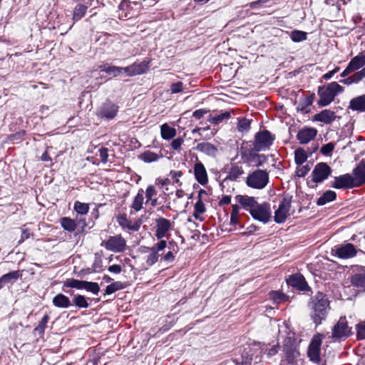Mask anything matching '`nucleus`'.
<instances>
[{"label": "nucleus", "instance_id": "1", "mask_svg": "<svg viewBox=\"0 0 365 365\" xmlns=\"http://www.w3.org/2000/svg\"><path fill=\"white\" fill-rule=\"evenodd\" d=\"M310 317L315 325L318 326L327 319L330 310L329 301L326 294L318 292L312 298L309 304Z\"/></svg>", "mask_w": 365, "mask_h": 365}, {"label": "nucleus", "instance_id": "2", "mask_svg": "<svg viewBox=\"0 0 365 365\" xmlns=\"http://www.w3.org/2000/svg\"><path fill=\"white\" fill-rule=\"evenodd\" d=\"M344 91V88L336 82H331L325 87H320L318 91L319 99L318 104L320 106L329 105L336 96Z\"/></svg>", "mask_w": 365, "mask_h": 365}, {"label": "nucleus", "instance_id": "3", "mask_svg": "<svg viewBox=\"0 0 365 365\" xmlns=\"http://www.w3.org/2000/svg\"><path fill=\"white\" fill-rule=\"evenodd\" d=\"M269 182V174L266 170H256L247 178V185L255 189H263Z\"/></svg>", "mask_w": 365, "mask_h": 365}, {"label": "nucleus", "instance_id": "4", "mask_svg": "<svg viewBox=\"0 0 365 365\" xmlns=\"http://www.w3.org/2000/svg\"><path fill=\"white\" fill-rule=\"evenodd\" d=\"M275 140V135L269 130H264L256 133L253 147L256 151L269 150Z\"/></svg>", "mask_w": 365, "mask_h": 365}, {"label": "nucleus", "instance_id": "5", "mask_svg": "<svg viewBox=\"0 0 365 365\" xmlns=\"http://www.w3.org/2000/svg\"><path fill=\"white\" fill-rule=\"evenodd\" d=\"M322 339V334H315L309 345L307 355L310 361L314 363L319 364L321 361L320 354Z\"/></svg>", "mask_w": 365, "mask_h": 365}, {"label": "nucleus", "instance_id": "6", "mask_svg": "<svg viewBox=\"0 0 365 365\" xmlns=\"http://www.w3.org/2000/svg\"><path fill=\"white\" fill-rule=\"evenodd\" d=\"M257 152L254 147L250 149L242 147V158L247 163H253L256 167L262 166L267 161V157L264 155L257 154Z\"/></svg>", "mask_w": 365, "mask_h": 365}, {"label": "nucleus", "instance_id": "7", "mask_svg": "<svg viewBox=\"0 0 365 365\" xmlns=\"http://www.w3.org/2000/svg\"><path fill=\"white\" fill-rule=\"evenodd\" d=\"M101 245L109 251L122 252L125 250L126 241L120 235H117L102 242Z\"/></svg>", "mask_w": 365, "mask_h": 365}, {"label": "nucleus", "instance_id": "8", "mask_svg": "<svg viewBox=\"0 0 365 365\" xmlns=\"http://www.w3.org/2000/svg\"><path fill=\"white\" fill-rule=\"evenodd\" d=\"M118 108V106L111 101L107 100L98 109L96 115L101 118L111 120L116 116Z\"/></svg>", "mask_w": 365, "mask_h": 365}, {"label": "nucleus", "instance_id": "9", "mask_svg": "<svg viewBox=\"0 0 365 365\" xmlns=\"http://www.w3.org/2000/svg\"><path fill=\"white\" fill-rule=\"evenodd\" d=\"M253 218L263 223H267L271 217L270 206L267 203L257 204L250 212Z\"/></svg>", "mask_w": 365, "mask_h": 365}, {"label": "nucleus", "instance_id": "10", "mask_svg": "<svg viewBox=\"0 0 365 365\" xmlns=\"http://www.w3.org/2000/svg\"><path fill=\"white\" fill-rule=\"evenodd\" d=\"M331 174V168L325 163L317 164L312 171V181L316 183L322 182Z\"/></svg>", "mask_w": 365, "mask_h": 365}, {"label": "nucleus", "instance_id": "11", "mask_svg": "<svg viewBox=\"0 0 365 365\" xmlns=\"http://www.w3.org/2000/svg\"><path fill=\"white\" fill-rule=\"evenodd\" d=\"M290 207L291 200L283 198L279 205L278 209L274 212V221L279 224L284 222L289 215Z\"/></svg>", "mask_w": 365, "mask_h": 365}, {"label": "nucleus", "instance_id": "12", "mask_svg": "<svg viewBox=\"0 0 365 365\" xmlns=\"http://www.w3.org/2000/svg\"><path fill=\"white\" fill-rule=\"evenodd\" d=\"M333 252L341 259L351 258L355 257L357 254V250L355 246L351 243L335 246L334 248L332 249V252Z\"/></svg>", "mask_w": 365, "mask_h": 365}, {"label": "nucleus", "instance_id": "13", "mask_svg": "<svg viewBox=\"0 0 365 365\" xmlns=\"http://www.w3.org/2000/svg\"><path fill=\"white\" fill-rule=\"evenodd\" d=\"M351 334V328L349 327L346 317H341L334 326L331 336L334 339L347 337Z\"/></svg>", "mask_w": 365, "mask_h": 365}, {"label": "nucleus", "instance_id": "14", "mask_svg": "<svg viewBox=\"0 0 365 365\" xmlns=\"http://www.w3.org/2000/svg\"><path fill=\"white\" fill-rule=\"evenodd\" d=\"M331 187L336 189H349L356 187L352 179V175L350 174H344L338 177H334L331 182Z\"/></svg>", "mask_w": 365, "mask_h": 365}, {"label": "nucleus", "instance_id": "15", "mask_svg": "<svg viewBox=\"0 0 365 365\" xmlns=\"http://www.w3.org/2000/svg\"><path fill=\"white\" fill-rule=\"evenodd\" d=\"M193 172L195 180L202 185L208 182V176L206 168L203 163L197 159L193 166Z\"/></svg>", "mask_w": 365, "mask_h": 365}, {"label": "nucleus", "instance_id": "16", "mask_svg": "<svg viewBox=\"0 0 365 365\" xmlns=\"http://www.w3.org/2000/svg\"><path fill=\"white\" fill-rule=\"evenodd\" d=\"M116 220L118 225L123 230H129L131 231H138L142 224V221L140 220H137L133 222H131L128 219L125 214L118 215L116 217Z\"/></svg>", "mask_w": 365, "mask_h": 365}, {"label": "nucleus", "instance_id": "17", "mask_svg": "<svg viewBox=\"0 0 365 365\" xmlns=\"http://www.w3.org/2000/svg\"><path fill=\"white\" fill-rule=\"evenodd\" d=\"M172 228L171 222L164 217H160L156 220V232L155 236L158 239H162L165 237L167 232Z\"/></svg>", "mask_w": 365, "mask_h": 365}, {"label": "nucleus", "instance_id": "18", "mask_svg": "<svg viewBox=\"0 0 365 365\" xmlns=\"http://www.w3.org/2000/svg\"><path fill=\"white\" fill-rule=\"evenodd\" d=\"M317 134V130L314 128H304L299 130L297 140L301 144H307L314 140Z\"/></svg>", "mask_w": 365, "mask_h": 365}, {"label": "nucleus", "instance_id": "19", "mask_svg": "<svg viewBox=\"0 0 365 365\" xmlns=\"http://www.w3.org/2000/svg\"><path fill=\"white\" fill-rule=\"evenodd\" d=\"M352 179L356 187H359L365 183V163L360 162L353 170Z\"/></svg>", "mask_w": 365, "mask_h": 365}, {"label": "nucleus", "instance_id": "20", "mask_svg": "<svg viewBox=\"0 0 365 365\" xmlns=\"http://www.w3.org/2000/svg\"><path fill=\"white\" fill-rule=\"evenodd\" d=\"M195 149L210 157L215 158L218 153V148L216 145L209 142L198 143Z\"/></svg>", "mask_w": 365, "mask_h": 365}, {"label": "nucleus", "instance_id": "21", "mask_svg": "<svg viewBox=\"0 0 365 365\" xmlns=\"http://www.w3.org/2000/svg\"><path fill=\"white\" fill-rule=\"evenodd\" d=\"M287 284L300 291L306 290L308 287L304 277L301 274H293L287 279Z\"/></svg>", "mask_w": 365, "mask_h": 365}, {"label": "nucleus", "instance_id": "22", "mask_svg": "<svg viewBox=\"0 0 365 365\" xmlns=\"http://www.w3.org/2000/svg\"><path fill=\"white\" fill-rule=\"evenodd\" d=\"M336 119V115L334 111L330 110H323L313 116V120L319 121L325 124H330Z\"/></svg>", "mask_w": 365, "mask_h": 365}, {"label": "nucleus", "instance_id": "23", "mask_svg": "<svg viewBox=\"0 0 365 365\" xmlns=\"http://www.w3.org/2000/svg\"><path fill=\"white\" fill-rule=\"evenodd\" d=\"M236 200L250 213L258 204L253 197L237 195Z\"/></svg>", "mask_w": 365, "mask_h": 365}, {"label": "nucleus", "instance_id": "24", "mask_svg": "<svg viewBox=\"0 0 365 365\" xmlns=\"http://www.w3.org/2000/svg\"><path fill=\"white\" fill-rule=\"evenodd\" d=\"M349 108L358 112H365V94L352 98Z\"/></svg>", "mask_w": 365, "mask_h": 365}, {"label": "nucleus", "instance_id": "25", "mask_svg": "<svg viewBox=\"0 0 365 365\" xmlns=\"http://www.w3.org/2000/svg\"><path fill=\"white\" fill-rule=\"evenodd\" d=\"M351 283L354 287L365 292V270L354 274L351 278Z\"/></svg>", "mask_w": 365, "mask_h": 365}, {"label": "nucleus", "instance_id": "26", "mask_svg": "<svg viewBox=\"0 0 365 365\" xmlns=\"http://www.w3.org/2000/svg\"><path fill=\"white\" fill-rule=\"evenodd\" d=\"M348 65L353 71H358L363 68L365 65V54L364 53H359L357 56L351 58Z\"/></svg>", "mask_w": 365, "mask_h": 365}, {"label": "nucleus", "instance_id": "27", "mask_svg": "<svg viewBox=\"0 0 365 365\" xmlns=\"http://www.w3.org/2000/svg\"><path fill=\"white\" fill-rule=\"evenodd\" d=\"M52 302L58 308H68L71 305L69 298L63 294H58L53 298Z\"/></svg>", "mask_w": 365, "mask_h": 365}, {"label": "nucleus", "instance_id": "28", "mask_svg": "<svg viewBox=\"0 0 365 365\" xmlns=\"http://www.w3.org/2000/svg\"><path fill=\"white\" fill-rule=\"evenodd\" d=\"M244 170L242 167L237 165H234L230 168L227 179L232 181H236L244 174Z\"/></svg>", "mask_w": 365, "mask_h": 365}, {"label": "nucleus", "instance_id": "29", "mask_svg": "<svg viewBox=\"0 0 365 365\" xmlns=\"http://www.w3.org/2000/svg\"><path fill=\"white\" fill-rule=\"evenodd\" d=\"M143 194L144 190L142 188L140 189L132 202L130 207L136 212L140 211L143 208L144 202Z\"/></svg>", "mask_w": 365, "mask_h": 365}, {"label": "nucleus", "instance_id": "30", "mask_svg": "<svg viewBox=\"0 0 365 365\" xmlns=\"http://www.w3.org/2000/svg\"><path fill=\"white\" fill-rule=\"evenodd\" d=\"M160 133L163 139L170 140L175 136L176 130L167 123H164L160 127Z\"/></svg>", "mask_w": 365, "mask_h": 365}, {"label": "nucleus", "instance_id": "31", "mask_svg": "<svg viewBox=\"0 0 365 365\" xmlns=\"http://www.w3.org/2000/svg\"><path fill=\"white\" fill-rule=\"evenodd\" d=\"M205 193V192L201 190L199 192V199L195 205V211L193 216L197 220H202V219L200 217V215L205 212V205L201 199V193Z\"/></svg>", "mask_w": 365, "mask_h": 365}, {"label": "nucleus", "instance_id": "32", "mask_svg": "<svg viewBox=\"0 0 365 365\" xmlns=\"http://www.w3.org/2000/svg\"><path fill=\"white\" fill-rule=\"evenodd\" d=\"M162 157V154L159 155L150 150H147L139 156V158L144 161L145 163H150L158 160Z\"/></svg>", "mask_w": 365, "mask_h": 365}, {"label": "nucleus", "instance_id": "33", "mask_svg": "<svg viewBox=\"0 0 365 365\" xmlns=\"http://www.w3.org/2000/svg\"><path fill=\"white\" fill-rule=\"evenodd\" d=\"M21 277V273L19 270L10 272L4 274L0 277L1 282L3 285L16 281Z\"/></svg>", "mask_w": 365, "mask_h": 365}, {"label": "nucleus", "instance_id": "34", "mask_svg": "<svg viewBox=\"0 0 365 365\" xmlns=\"http://www.w3.org/2000/svg\"><path fill=\"white\" fill-rule=\"evenodd\" d=\"M60 224L65 230L70 232H73L77 227L75 220L67 217H63L61 218Z\"/></svg>", "mask_w": 365, "mask_h": 365}, {"label": "nucleus", "instance_id": "35", "mask_svg": "<svg viewBox=\"0 0 365 365\" xmlns=\"http://www.w3.org/2000/svg\"><path fill=\"white\" fill-rule=\"evenodd\" d=\"M336 197V194L334 191H326L317 200L318 205H324L327 202L334 200Z\"/></svg>", "mask_w": 365, "mask_h": 365}, {"label": "nucleus", "instance_id": "36", "mask_svg": "<svg viewBox=\"0 0 365 365\" xmlns=\"http://www.w3.org/2000/svg\"><path fill=\"white\" fill-rule=\"evenodd\" d=\"M88 9V6L83 4H77L73 12V20L74 21H79L81 18H83Z\"/></svg>", "mask_w": 365, "mask_h": 365}, {"label": "nucleus", "instance_id": "37", "mask_svg": "<svg viewBox=\"0 0 365 365\" xmlns=\"http://www.w3.org/2000/svg\"><path fill=\"white\" fill-rule=\"evenodd\" d=\"M270 298L275 302V303H282L288 301V296L283 294L280 291H272L269 293Z\"/></svg>", "mask_w": 365, "mask_h": 365}, {"label": "nucleus", "instance_id": "38", "mask_svg": "<svg viewBox=\"0 0 365 365\" xmlns=\"http://www.w3.org/2000/svg\"><path fill=\"white\" fill-rule=\"evenodd\" d=\"M307 159V155L302 148H298L294 152V160L296 164L302 165Z\"/></svg>", "mask_w": 365, "mask_h": 365}, {"label": "nucleus", "instance_id": "39", "mask_svg": "<svg viewBox=\"0 0 365 365\" xmlns=\"http://www.w3.org/2000/svg\"><path fill=\"white\" fill-rule=\"evenodd\" d=\"M134 76L140 75L145 73L148 69V63L141 62L132 64Z\"/></svg>", "mask_w": 365, "mask_h": 365}, {"label": "nucleus", "instance_id": "40", "mask_svg": "<svg viewBox=\"0 0 365 365\" xmlns=\"http://www.w3.org/2000/svg\"><path fill=\"white\" fill-rule=\"evenodd\" d=\"M83 282L84 281L76 279H67L63 283V287L83 289Z\"/></svg>", "mask_w": 365, "mask_h": 365}, {"label": "nucleus", "instance_id": "41", "mask_svg": "<svg viewBox=\"0 0 365 365\" xmlns=\"http://www.w3.org/2000/svg\"><path fill=\"white\" fill-rule=\"evenodd\" d=\"M83 289L91 292L94 294H97L100 291V287L98 283L84 281Z\"/></svg>", "mask_w": 365, "mask_h": 365}, {"label": "nucleus", "instance_id": "42", "mask_svg": "<svg viewBox=\"0 0 365 365\" xmlns=\"http://www.w3.org/2000/svg\"><path fill=\"white\" fill-rule=\"evenodd\" d=\"M290 38L294 42H301L307 39V33L302 31L294 30L291 32Z\"/></svg>", "mask_w": 365, "mask_h": 365}, {"label": "nucleus", "instance_id": "43", "mask_svg": "<svg viewBox=\"0 0 365 365\" xmlns=\"http://www.w3.org/2000/svg\"><path fill=\"white\" fill-rule=\"evenodd\" d=\"M361 81V78L356 72L346 78L341 80L340 82L344 85L350 86L351 84L359 83Z\"/></svg>", "mask_w": 365, "mask_h": 365}, {"label": "nucleus", "instance_id": "44", "mask_svg": "<svg viewBox=\"0 0 365 365\" xmlns=\"http://www.w3.org/2000/svg\"><path fill=\"white\" fill-rule=\"evenodd\" d=\"M73 302L74 304L79 308H88L89 304L88 303L86 297L83 295H76L73 299Z\"/></svg>", "mask_w": 365, "mask_h": 365}, {"label": "nucleus", "instance_id": "45", "mask_svg": "<svg viewBox=\"0 0 365 365\" xmlns=\"http://www.w3.org/2000/svg\"><path fill=\"white\" fill-rule=\"evenodd\" d=\"M74 210L80 215H86L89 210V206L87 203L77 201L74 204Z\"/></svg>", "mask_w": 365, "mask_h": 365}, {"label": "nucleus", "instance_id": "46", "mask_svg": "<svg viewBox=\"0 0 365 365\" xmlns=\"http://www.w3.org/2000/svg\"><path fill=\"white\" fill-rule=\"evenodd\" d=\"M150 254L147 256L146 264L148 266L153 265L158 259L159 255L154 250L148 248Z\"/></svg>", "mask_w": 365, "mask_h": 365}, {"label": "nucleus", "instance_id": "47", "mask_svg": "<svg viewBox=\"0 0 365 365\" xmlns=\"http://www.w3.org/2000/svg\"><path fill=\"white\" fill-rule=\"evenodd\" d=\"M230 117L229 112H225L220 115L216 116H211L209 118V122L213 124H218L222 122L224 119H228Z\"/></svg>", "mask_w": 365, "mask_h": 365}, {"label": "nucleus", "instance_id": "48", "mask_svg": "<svg viewBox=\"0 0 365 365\" xmlns=\"http://www.w3.org/2000/svg\"><path fill=\"white\" fill-rule=\"evenodd\" d=\"M48 319L49 317L47 314L43 316V317L39 322L38 327H36L35 331H37L39 334H43Z\"/></svg>", "mask_w": 365, "mask_h": 365}, {"label": "nucleus", "instance_id": "49", "mask_svg": "<svg viewBox=\"0 0 365 365\" xmlns=\"http://www.w3.org/2000/svg\"><path fill=\"white\" fill-rule=\"evenodd\" d=\"M123 288L122 284L120 282L112 283L106 287V294H111L118 290Z\"/></svg>", "mask_w": 365, "mask_h": 365}, {"label": "nucleus", "instance_id": "50", "mask_svg": "<svg viewBox=\"0 0 365 365\" xmlns=\"http://www.w3.org/2000/svg\"><path fill=\"white\" fill-rule=\"evenodd\" d=\"M157 192L153 185H149L146 188L145 190V197H146V203H148L150 200L154 198L153 197L156 196Z\"/></svg>", "mask_w": 365, "mask_h": 365}, {"label": "nucleus", "instance_id": "51", "mask_svg": "<svg viewBox=\"0 0 365 365\" xmlns=\"http://www.w3.org/2000/svg\"><path fill=\"white\" fill-rule=\"evenodd\" d=\"M123 72L122 67H118L114 66H109L108 68L106 70V73L108 75H112L115 77L120 75Z\"/></svg>", "mask_w": 365, "mask_h": 365}, {"label": "nucleus", "instance_id": "52", "mask_svg": "<svg viewBox=\"0 0 365 365\" xmlns=\"http://www.w3.org/2000/svg\"><path fill=\"white\" fill-rule=\"evenodd\" d=\"M183 83L181 81H178L170 85V91L172 94L181 93L183 91Z\"/></svg>", "mask_w": 365, "mask_h": 365}, {"label": "nucleus", "instance_id": "53", "mask_svg": "<svg viewBox=\"0 0 365 365\" xmlns=\"http://www.w3.org/2000/svg\"><path fill=\"white\" fill-rule=\"evenodd\" d=\"M357 337L359 339H365V320L356 325Z\"/></svg>", "mask_w": 365, "mask_h": 365}, {"label": "nucleus", "instance_id": "54", "mask_svg": "<svg viewBox=\"0 0 365 365\" xmlns=\"http://www.w3.org/2000/svg\"><path fill=\"white\" fill-rule=\"evenodd\" d=\"M311 167L309 165L298 167L296 170V175L299 178L304 177L310 170Z\"/></svg>", "mask_w": 365, "mask_h": 365}, {"label": "nucleus", "instance_id": "55", "mask_svg": "<svg viewBox=\"0 0 365 365\" xmlns=\"http://www.w3.org/2000/svg\"><path fill=\"white\" fill-rule=\"evenodd\" d=\"M250 128V120L246 118L241 119L238 123V130L240 131L248 130Z\"/></svg>", "mask_w": 365, "mask_h": 365}, {"label": "nucleus", "instance_id": "56", "mask_svg": "<svg viewBox=\"0 0 365 365\" xmlns=\"http://www.w3.org/2000/svg\"><path fill=\"white\" fill-rule=\"evenodd\" d=\"M334 149V145L332 143H329L327 144L324 145L321 148V153L323 155H329L330 154Z\"/></svg>", "mask_w": 365, "mask_h": 365}, {"label": "nucleus", "instance_id": "57", "mask_svg": "<svg viewBox=\"0 0 365 365\" xmlns=\"http://www.w3.org/2000/svg\"><path fill=\"white\" fill-rule=\"evenodd\" d=\"M184 142V139L182 138H178L176 139H174L171 143V147L173 150H178L182 144Z\"/></svg>", "mask_w": 365, "mask_h": 365}, {"label": "nucleus", "instance_id": "58", "mask_svg": "<svg viewBox=\"0 0 365 365\" xmlns=\"http://www.w3.org/2000/svg\"><path fill=\"white\" fill-rule=\"evenodd\" d=\"M182 175V172L180 170H171L170 172V177L175 181L176 183H180V178Z\"/></svg>", "mask_w": 365, "mask_h": 365}, {"label": "nucleus", "instance_id": "59", "mask_svg": "<svg viewBox=\"0 0 365 365\" xmlns=\"http://www.w3.org/2000/svg\"><path fill=\"white\" fill-rule=\"evenodd\" d=\"M167 246V242L165 240H161L160 242L155 244L153 247H150L154 250L157 253L163 250Z\"/></svg>", "mask_w": 365, "mask_h": 365}, {"label": "nucleus", "instance_id": "60", "mask_svg": "<svg viewBox=\"0 0 365 365\" xmlns=\"http://www.w3.org/2000/svg\"><path fill=\"white\" fill-rule=\"evenodd\" d=\"M99 156L101 158V161L103 163H106L108 162V149L106 148H101L99 150Z\"/></svg>", "mask_w": 365, "mask_h": 365}, {"label": "nucleus", "instance_id": "61", "mask_svg": "<svg viewBox=\"0 0 365 365\" xmlns=\"http://www.w3.org/2000/svg\"><path fill=\"white\" fill-rule=\"evenodd\" d=\"M132 4L138 5L139 4L136 1L131 2L129 0H123L121 1L119 6L120 9H124L125 8L129 9V8H132Z\"/></svg>", "mask_w": 365, "mask_h": 365}, {"label": "nucleus", "instance_id": "62", "mask_svg": "<svg viewBox=\"0 0 365 365\" xmlns=\"http://www.w3.org/2000/svg\"><path fill=\"white\" fill-rule=\"evenodd\" d=\"M30 237V232L28 229L23 228L21 229V236L20 240H19V244L22 243L24 240L28 239Z\"/></svg>", "mask_w": 365, "mask_h": 365}, {"label": "nucleus", "instance_id": "63", "mask_svg": "<svg viewBox=\"0 0 365 365\" xmlns=\"http://www.w3.org/2000/svg\"><path fill=\"white\" fill-rule=\"evenodd\" d=\"M207 112L205 109H198L193 112L192 116L196 119H200Z\"/></svg>", "mask_w": 365, "mask_h": 365}, {"label": "nucleus", "instance_id": "64", "mask_svg": "<svg viewBox=\"0 0 365 365\" xmlns=\"http://www.w3.org/2000/svg\"><path fill=\"white\" fill-rule=\"evenodd\" d=\"M279 346L278 344L274 345L271 349H269L267 356L269 357H271V356L275 355L279 351Z\"/></svg>", "mask_w": 365, "mask_h": 365}]
</instances>
